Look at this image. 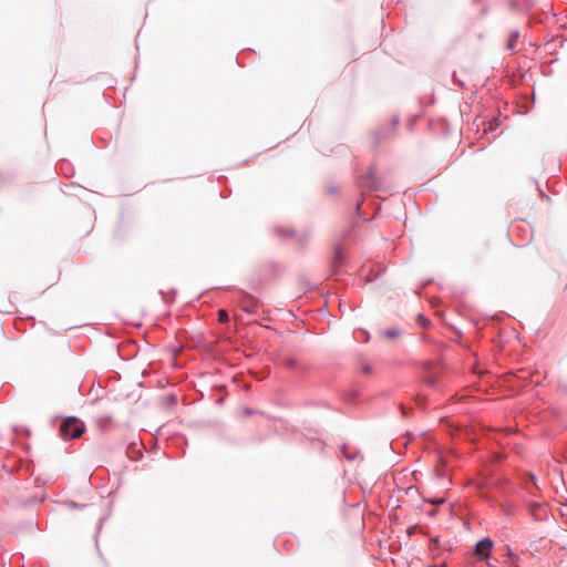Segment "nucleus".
I'll return each mask as SVG.
<instances>
[{"label":"nucleus","instance_id":"nucleus-13","mask_svg":"<svg viewBox=\"0 0 567 567\" xmlns=\"http://www.w3.org/2000/svg\"><path fill=\"white\" fill-rule=\"evenodd\" d=\"M218 319L220 322H227L229 320L228 312L225 309H219Z\"/></svg>","mask_w":567,"mask_h":567},{"label":"nucleus","instance_id":"nucleus-11","mask_svg":"<svg viewBox=\"0 0 567 567\" xmlns=\"http://www.w3.org/2000/svg\"><path fill=\"white\" fill-rule=\"evenodd\" d=\"M518 37H519V32L518 31H514V32L511 33V37H509V39L507 41V44H506L507 49L512 50V49L515 48L516 40H517Z\"/></svg>","mask_w":567,"mask_h":567},{"label":"nucleus","instance_id":"nucleus-2","mask_svg":"<svg viewBox=\"0 0 567 567\" xmlns=\"http://www.w3.org/2000/svg\"><path fill=\"white\" fill-rule=\"evenodd\" d=\"M494 542L489 537L480 539L474 546V554L480 560L487 561L491 557Z\"/></svg>","mask_w":567,"mask_h":567},{"label":"nucleus","instance_id":"nucleus-8","mask_svg":"<svg viewBox=\"0 0 567 567\" xmlns=\"http://www.w3.org/2000/svg\"><path fill=\"white\" fill-rule=\"evenodd\" d=\"M540 511H543V505L542 504H537V503L530 504L529 513L534 517L535 520H543L544 517L546 516V513L543 515L540 513Z\"/></svg>","mask_w":567,"mask_h":567},{"label":"nucleus","instance_id":"nucleus-21","mask_svg":"<svg viewBox=\"0 0 567 567\" xmlns=\"http://www.w3.org/2000/svg\"><path fill=\"white\" fill-rule=\"evenodd\" d=\"M511 7H512V8H516V7H517V4H516L515 2H512V3H511Z\"/></svg>","mask_w":567,"mask_h":567},{"label":"nucleus","instance_id":"nucleus-17","mask_svg":"<svg viewBox=\"0 0 567 567\" xmlns=\"http://www.w3.org/2000/svg\"><path fill=\"white\" fill-rule=\"evenodd\" d=\"M362 373L369 374L371 372V367L369 364H364L361 369Z\"/></svg>","mask_w":567,"mask_h":567},{"label":"nucleus","instance_id":"nucleus-22","mask_svg":"<svg viewBox=\"0 0 567 567\" xmlns=\"http://www.w3.org/2000/svg\"><path fill=\"white\" fill-rule=\"evenodd\" d=\"M489 567H495V563H488Z\"/></svg>","mask_w":567,"mask_h":567},{"label":"nucleus","instance_id":"nucleus-3","mask_svg":"<svg viewBox=\"0 0 567 567\" xmlns=\"http://www.w3.org/2000/svg\"><path fill=\"white\" fill-rule=\"evenodd\" d=\"M360 188L368 192H375L379 189L380 184L379 181L372 169H370L367 174L362 175L359 179Z\"/></svg>","mask_w":567,"mask_h":567},{"label":"nucleus","instance_id":"nucleus-6","mask_svg":"<svg viewBox=\"0 0 567 567\" xmlns=\"http://www.w3.org/2000/svg\"><path fill=\"white\" fill-rule=\"evenodd\" d=\"M341 453L344 458L348 461H357L362 460L363 456L358 449H350L347 444L341 445Z\"/></svg>","mask_w":567,"mask_h":567},{"label":"nucleus","instance_id":"nucleus-23","mask_svg":"<svg viewBox=\"0 0 567 567\" xmlns=\"http://www.w3.org/2000/svg\"><path fill=\"white\" fill-rule=\"evenodd\" d=\"M431 540H432L433 543H437V542H439V540H437V538H432Z\"/></svg>","mask_w":567,"mask_h":567},{"label":"nucleus","instance_id":"nucleus-15","mask_svg":"<svg viewBox=\"0 0 567 567\" xmlns=\"http://www.w3.org/2000/svg\"><path fill=\"white\" fill-rule=\"evenodd\" d=\"M284 364L289 369H293L297 367V360L295 358H287L284 361Z\"/></svg>","mask_w":567,"mask_h":567},{"label":"nucleus","instance_id":"nucleus-1","mask_svg":"<svg viewBox=\"0 0 567 567\" xmlns=\"http://www.w3.org/2000/svg\"><path fill=\"white\" fill-rule=\"evenodd\" d=\"M84 430V423L75 416L65 417L60 425V433L65 440L79 437Z\"/></svg>","mask_w":567,"mask_h":567},{"label":"nucleus","instance_id":"nucleus-9","mask_svg":"<svg viewBox=\"0 0 567 567\" xmlns=\"http://www.w3.org/2000/svg\"><path fill=\"white\" fill-rule=\"evenodd\" d=\"M505 547H506L505 556L511 559V563L508 564L507 567H519V565H518L519 555L514 553L508 545H506Z\"/></svg>","mask_w":567,"mask_h":567},{"label":"nucleus","instance_id":"nucleus-18","mask_svg":"<svg viewBox=\"0 0 567 567\" xmlns=\"http://www.w3.org/2000/svg\"><path fill=\"white\" fill-rule=\"evenodd\" d=\"M244 413H245L246 415H251V414L254 413V411H252L251 409H249V408H246V409H245V411H244Z\"/></svg>","mask_w":567,"mask_h":567},{"label":"nucleus","instance_id":"nucleus-16","mask_svg":"<svg viewBox=\"0 0 567 567\" xmlns=\"http://www.w3.org/2000/svg\"><path fill=\"white\" fill-rule=\"evenodd\" d=\"M453 83L458 85L460 87H463L465 84L464 81H462L455 72L453 73Z\"/></svg>","mask_w":567,"mask_h":567},{"label":"nucleus","instance_id":"nucleus-19","mask_svg":"<svg viewBox=\"0 0 567 567\" xmlns=\"http://www.w3.org/2000/svg\"><path fill=\"white\" fill-rule=\"evenodd\" d=\"M329 193H330V194H334V193H337V188H336V187H330V188H329Z\"/></svg>","mask_w":567,"mask_h":567},{"label":"nucleus","instance_id":"nucleus-5","mask_svg":"<svg viewBox=\"0 0 567 567\" xmlns=\"http://www.w3.org/2000/svg\"><path fill=\"white\" fill-rule=\"evenodd\" d=\"M238 302L241 305L243 310L247 313H252L257 306V300L252 296L243 291L239 292Z\"/></svg>","mask_w":567,"mask_h":567},{"label":"nucleus","instance_id":"nucleus-4","mask_svg":"<svg viewBox=\"0 0 567 567\" xmlns=\"http://www.w3.org/2000/svg\"><path fill=\"white\" fill-rule=\"evenodd\" d=\"M276 233L282 237V238H292V237H297L298 241L303 245L306 244L308 240H309V234L308 233H305L302 235H297V233L292 229V228H282V227H277L276 228Z\"/></svg>","mask_w":567,"mask_h":567},{"label":"nucleus","instance_id":"nucleus-12","mask_svg":"<svg viewBox=\"0 0 567 567\" xmlns=\"http://www.w3.org/2000/svg\"><path fill=\"white\" fill-rule=\"evenodd\" d=\"M383 336L388 339H394L401 336V330L398 328L389 329L383 332Z\"/></svg>","mask_w":567,"mask_h":567},{"label":"nucleus","instance_id":"nucleus-20","mask_svg":"<svg viewBox=\"0 0 567 567\" xmlns=\"http://www.w3.org/2000/svg\"><path fill=\"white\" fill-rule=\"evenodd\" d=\"M70 507H72V508H78V507H79V505H78L76 503H73V502H72V503H70Z\"/></svg>","mask_w":567,"mask_h":567},{"label":"nucleus","instance_id":"nucleus-10","mask_svg":"<svg viewBox=\"0 0 567 567\" xmlns=\"http://www.w3.org/2000/svg\"><path fill=\"white\" fill-rule=\"evenodd\" d=\"M399 124V117H393L392 125L390 128H386V131H378L375 132L377 138L379 141L384 140L388 137L390 130L394 128Z\"/></svg>","mask_w":567,"mask_h":567},{"label":"nucleus","instance_id":"nucleus-14","mask_svg":"<svg viewBox=\"0 0 567 567\" xmlns=\"http://www.w3.org/2000/svg\"><path fill=\"white\" fill-rule=\"evenodd\" d=\"M417 321L422 328H427L431 324V321L422 315H419Z\"/></svg>","mask_w":567,"mask_h":567},{"label":"nucleus","instance_id":"nucleus-7","mask_svg":"<svg viewBox=\"0 0 567 567\" xmlns=\"http://www.w3.org/2000/svg\"><path fill=\"white\" fill-rule=\"evenodd\" d=\"M344 256L340 246H337L333 251L332 271L337 274L338 269L342 266Z\"/></svg>","mask_w":567,"mask_h":567}]
</instances>
